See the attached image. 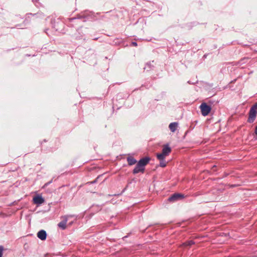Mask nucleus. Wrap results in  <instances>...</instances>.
Listing matches in <instances>:
<instances>
[{
	"instance_id": "nucleus-18",
	"label": "nucleus",
	"mask_w": 257,
	"mask_h": 257,
	"mask_svg": "<svg viewBox=\"0 0 257 257\" xmlns=\"http://www.w3.org/2000/svg\"><path fill=\"white\" fill-rule=\"evenodd\" d=\"M98 178V177H97L95 180H94L93 181L91 182V184H94L95 183H96L97 182V179Z\"/></svg>"
},
{
	"instance_id": "nucleus-11",
	"label": "nucleus",
	"mask_w": 257,
	"mask_h": 257,
	"mask_svg": "<svg viewBox=\"0 0 257 257\" xmlns=\"http://www.w3.org/2000/svg\"><path fill=\"white\" fill-rule=\"evenodd\" d=\"M157 159L160 161V166L161 167H165L166 166L165 158L163 157V158L159 157V156L157 155Z\"/></svg>"
},
{
	"instance_id": "nucleus-23",
	"label": "nucleus",
	"mask_w": 257,
	"mask_h": 257,
	"mask_svg": "<svg viewBox=\"0 0 257 257\" xmlns=\"http://www.w3.org/2000/svg\"><path fill=\"white\" fill-rule=\"evenodd\" d=\"M19 26H20V25H17L16 26V27L17 28V27H19Z\"/></svg>"
},
{
	"instance_id": "nucleus-20",
	"label": "nucleus",
	"mask_w": 257,
	"mask_h": 257,
	"mask_svg": "<svg viewBox=\"0 0 257 257\" xmlns=\"http://www.w3.org/2000/svg\"><path fill=\"white\" fill-rule=\"evenodd\" d=\"M72 223H73V222H71L69 223L68 225H71L72 224Z\"/></svg>"
},
{
	"instance_id": "nucleus-24",
	"label": "nucleus",
	"mask_w": 257,
	"mask_h": 257,
	"mask_svg": "<svg viewBox=\"0 0 257 257\" xmlns=\"http://www.w3.org/2000/svg\"><path fill=\"white\" fill-rule=\"evenodd\" d=\"M97 39H98L97 38H95L94 39V40H97Z\"/></svg>"
},
{
	"instance_id": "nucleus-5",
	"label": "nucleus",
	"mask_w": 257,
	"mask_h": 257,
	"mask_svg": "<svg viewBox=\"0 0 257 257\" xmlns=\"http://www.w3.org/2000/svg\"><path fill=\"white\" fill-rule=\"evenodd\" d=\"M184 197V195L182 194L174 193L169 197L168 201L170 202H174L180 199H182Z\"/></svg>"
},
{
	"instance_id": "nucleus-22",
	"label": "nucleus",
	"mask_w": 257,
	"mask_h": 257,
	"mask_svg": "<svg viewBox=\"0 0 257 257\" xmlns=\"http://www.w3.org/2000/svg\"><path fill=\"white\" fill-rule=\"evenodd\" d=\"M75 19H76V18H72V19H71V20L72 21V20H75Z\"/></svg>"
},
{
	"instance_id": "nucleus-7",
	"label": "nucleus",
	"mask_w": 257,
	"mask_h": 257,
	"mask_svg": "<svg viewBox=\"0 0 257 257\" xmlns=\"http://www.w3.org/2000/svg\"><path fill=\"white\" fill-rule=\"evenodd\" d=\"M145 168H143L142 166H141L140 165H139V163H137L136 167L133 170V173L134 174H138L140 172L144 173L145 172Z\"/></svg>"
},
{
	"instance_id": "nucleus-13",
	"label": "nucleus",
	"mask_w": 257,
	"mask_h": 257,
	"mask_svg": "<svg viewBox=\"0 0 257 257\" xmlns=\"http://www.w3.org/2000/svg\"><path fill=\"white\" fill-rule=\"evenodd\" d=\"M127 161L128 164L131 166L137 163L136 160L132 157H127Z\"/></svg>"
},
{
	"instance_id": "nucleus-4",
	"label": "nucleus",
	"mask_w": 257,
	"mask_h": 257,
	"mask_svg": "<svg viewBox=\"0 0 257 257\" xmlns=\"http://www.w3.org/2000/svg\"><path fill=\"white\" fill-rule=\"evenodd\" d=\"M257 115V110L253 109L250 108L248 112V117L247 119V122L249 123H252L255 120Z\"/></svg>"
},
{
	"instance_id": "nucleus-14",
	"label": "nucleus",
	"mask_w": 257,
	"mask_h": 257,
	"mask_svg": "<svg viewBox=\"0 0 257 257\" xmlns=\"http://www.w3.org/2000/svg\"><path fill=\"white\" fill-rule=\"evenodd\" d=\"M195 242L193 240H189L186 241L183 243L184 245L185 246H191L192 245L194 244Z\"/></svg>"
},
{
	"instance_id": "nucleus-12",
	"label": "nucleus",
	"mask_w": 257,
	"mask_h": 257,
	"mask_svg": "<svg viewBox=\"0 0 257 257\" xmlns=\"http://www.w3.org/2000/svg\"><path fill=\"white\" fill-rule=\"evenodd\" d=\"M154 68V66L152 64L151 62H149L146 63L144 69H146L147 71H149L152 70Z\"/></svg>"
},
{
	"instance_id": "nucleus-15",
	"label": "nucleus",
	"mask_w": 257,
	"mask_h": 257,
	"mask_svg": "<svg viewBox=\"0 0 257 257\" xmlns=\"http://www.w3.org/2000/svg\"><path fill=\"white\" fill-rule=\"evenodd\" d=\"M4 247L2 245H0V257H2L3 253L4 250Z\"/></svg>"
},
{
	"instance_id": "nucleus-6",
	"label": "nucleus",
	"mask_w": 257,
	"mask_h": 257,
	"mask_svg": "<svg viewBox=\"0 0 257 257\" xmlns=\"http://www.w3.org/2000/svg\"><path fill=\"white\" fill-rule=\"evenodd\" d=\"M33 202L35 204L40 205L45 202V199L41 196L37 195L33 198Z\"/></svg>"
},
{
	"instance_id": "nucleus-26",
	"label": "nucleus",
	"mask_w": 257,
	"mask_h": 257,
	"mask_svg": "<svg viewBox=\"0 0 257 257\" xmlns=\"http://www.w3.org/2000/svg\"><path fill=\"white\" fill-rule=\"evenodd\" d=\"M188 83H190V84L191 81H188Z\"/></svg>"
},
{
	"instance_id": "nucleus-3",
	"label": "nucleus",
	"mask_w": 257,
	"mask_h": 257,
	"mask_svg": "<svg viewBox=\"0 0 257 257\" xmlns=\"http://www.w3.org/2000/svg\"><path fill=\"white\" fill-rule=\"evenodd\" d=\"M200 108L202 114L203 116L207 115L211 110V107L207 105L206 103H202L200 106Z\"/></svg>"
},
{
	"instance_id": "nucleus-25",
	"label": "nucleus",
	"mask_w": 257,
	"mask_h": 257,
	"mask_svg": "<svg viewBox=\"0 0 257 257\" xmlns=\"http://www.w3.org/2000/svg\"><path fill=\"white\" fill-rule=\"evenodd\" d=\"M235 80H236L235 79V80H234L233 81H231V82H234V81H235Z\"/></svg>"
},
{
	"instance_id": "nucleus-10",
	"label": "nucleus",
	"mask_w": 257,
	"mask_h": 257,
	"mask_svg": "<svg viewBox=\"0 0 257 257\" xmlns=\"http://www.w3.org/2000/svg\"><path fill=\"white\" fill-rule=\"evenodd\" d=\"M178 124V123L177 122H171L169 124V127L172 132L174 133L176 131Z\"/></svg>"
},
{
	"instance_id": "nucleus-2",
	"label": "nucleus",
	"mask_w": 257,
	"mask_h": 257,
	"mask_svg": "<svg viewBox=\"0 0 257 257\" xmlns=\"http://www.w3.org/2000/svg\"><path fill=\"white\" fill-rule=\"evenodd\" d=\"M171 151V148L170 147L168 144H167L163 146L162 153L158 154L157 155L159 156V157L161 158H163V157L165 158L169 155Z\"/></svg>"
},
{
	"instance_id": "nucleus-9",
	"label": "nucleus",
	"mask_w": 257,
	"mask_h": 257,
	"mask_svg": "<svg viewBox=\"0 0 257 257\" xmlns=\"http://www.w3.org/2000/svg\"><path fill=\"white\" fill-rule=\"evenodd\" d=\"M37 237L42 240H46L47 238V233L44 230H40L37 233Z\"/></svg>"
},
{
	"instance_id": "nucleus-17",
	"label": "nucleus",
	"mask_w": 257,
	"mask_h": 257,
	"mask_svg": "<svg viewBox=\"0 0 257 257\" xmlns=\"http://www.w3.org/2000/svg\"><path fill=\"white\" fill-rule=\"evenodd\" d=\"M132 45L134 46H138V44H137V43L136 42H132Z\"/></svg>"
},
{
	"instance_id": "nucleus-1",
	"label": "nucleus",
	"mask_w": 257,
	"mask_h": 257,
	"mask_svg": "<svg viewBox=\"0 0 257 257\" xmlns=\"http://www.w3.org/2000/svg\"><path fill=\"white\" fill-rule=\"evenodd\" d=\"M75 217L74 215H67L62 217L63 218V220L60 221L58 224V226L61 228L62 230H65L66 229L67 222L69 218Z\"/></svg>"
},
{
	"instance_id": "nucleus-19",
	"label": "nucleus",
	"mask_w": 257,
	"mask_h": 257,
	"mask_svg": "<svg viewBox=\"0 0 257 257\" xmlns=\"http://www.w3.org/2000/svg\"><path fill=\"white\" fill-rule=\"evenodd\" d=\"M236 186H237V185H235V184L229 185V187H231V188L234 187H236Z\"/></svg>"
},
{
	"instance_id": "nucleus-21",
	"label": "nucleus",
	"mask_w": 257,
	"mask_h": 257,
	"mask_svg": "<svg viewBox=\"0 0 257 257\" xmlns=\"http://www.w3.org/2000/svg\"><path fill=\"white\" fill-rule=\"evenodd\" d=\"M48 30V29H45V32L46 34H47Z\"/></svg>"
},
{
	"instance_id": "nucleus-16",
	"label": "nucleus",
	"mask_w": 257,
	"mask_h": 257,
	"mask_svg": "<svg viewBox=\"0 0 257 257\" xmlns=\"http://www.w3.org/2000/svg\"><path fill=\"white\" fill-rule=\"evenodd\" d=\"M251 108H253V109H254L255 110H257V102L255 103L251 107Z\"/></svg>"
},
{
	"instance_id": "nucleus-8",
	"label": "nucleus",
	"mask_w": 257,
	"mask_h": 257,
	"mask_svg": "<svg viewBox=\"0 0 257 257\" xmlns=\"http://www.w3.org/2000/svg\"><path fill=\"white\" fill-rule=\"evenodd\" d=\"M150 160V158L148 157H146L140 159L138 163L141 166H142L143 168H145V166L148 164Z\"/></svg>"
},
{
	"instance_id": "nucleus-27",
	"label": "nucleus",
	"mask_w": 257,
	"mask_h": 257,
	"mask_svg": "<svg viewBox=\"0 0 257 257\" xmlns=\"http://www.w3.org/2000/svg\"><path fill=\"white\" fill-rule=\"evenodd\" d=\"M188 83H190V84L191 81H188Z\"/></svg>"
}]
</instances>
